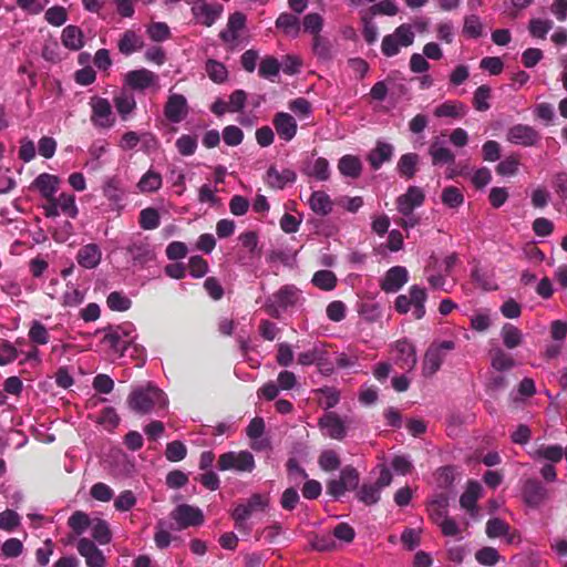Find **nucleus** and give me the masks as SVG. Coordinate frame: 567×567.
Returning a JSON list of instances; mask_svg holds the SVG:
<instances>
[{
    "mask_svg": "<svg viewBox=\"0 0 567 567\" xmlns=\"http://www.w3.org/2000/svg\"><path fill=\"white\" fill-rule=\"evenodd\" d=\"M372 475L378 474L375 480L370 477L364 481L355 493V497L359 502L365 506H373L381 499L382 491L388 487L393 480L392 473L384 465L377 466L371 473Z\"/></svg>",
    "mask_w": 567,
    "mask_h": 567,
    "instance_id": "f257e3e1",
    "label": "nucleus"
},
{
    "mask_svg": "<svg viewBox=\"0 0 567 567\" xmlns=\"http://www.w3.org/2000/svg\"><path fill=\"white\" fill-rule=\"evenodd\" d=\"M128 406L140 414H146L167 405L164 392L155 386L138 388L131 392L127 399Z\"/></svg>",
    "mask_w": 567,
    "mask_h": 567,
    "instance_id": "f03ea898",
    "label": "nucleus"
},
{
    "mask_svg": "<svg viewBox=\"0 0 567 567\" xmlns=\"http://www.w3.org/2000/svg\"><path fill=\"white\" fill-rule=\"evenodd\" d=\"M135 340L134 328L130 323L111 328L103 338V343L111 348L120 357L126 355L131 350V343Z\"/></svg>",
    "mask_w": 567,
    "mask_h": 567,
    "instance_id": "7ed1b4c3",
    "label": "nucleus"
},
{
    "mask_svg": "<svg viewBox=\"0 0 567 567\" xmlns=\"http://www.w3.org/2000/svg\"><path fill=\"white\" fill-rule=\"evenodd\" d=\"M299 298L300 291L296 286L285 285L268 299L267 312L279 318L282 311L297 305Z\"/></svg>",
    "mask_w": 567,
    "mask_h": 567,
    "instance_id": "20e7f679",
    "label": "nucleus"
},
{
    "mask_svg": "<svg viewBox=\"0 0 567 567\" xmlns=\"http://www.w3.org/2000/svg\"><path fill=\"white\" fill-rule=\"evenodd\" d=\"M360 484V473L348 465L341 470L339 478L330 480L327 484V493L336 499H339L346 492L358 491Z\"/></svg>",
    "mask_w": 567,
    "mask_h": 567,
    "instance_id": "39448f33",
    "label": "nucleus"
},
{
    "mask_svg": "<svg viewBox=\"0 0 567 567\" xmlns=\"http://www.w3.org/2000/svg\"><path fill=\"white\" fill-rule=\"evenodd\" d=\"M454 348L455 343L451 340L431 344L424 355L422 365L423 374L425 377L434 375L440 370L445 359L446 351L453 350Z\"/></svg>",
    "mask_w": 567,
    "mask_h": 567,
    "instance_id": "423d86ee",
    "label": "nucleus"
},
{
    "mask_svg": "<svg viewBox=\"0 0 567 567\" xmlns=\"http://www.w3.org/2000/svg\"><path fill=\"white\" fill-rule=\"evenodd\" d=\"M91 122L97 128H111L115 124V115L107 99L101 96L91 97Z\"/></svg>",
    "mask_w": 567,
    "mask_h": 567,
    "instance_id": "0eeeda50",
    "label": "nucleus"
},
{
    "mask_svg": "<svg viewBox=\"0 0 567 567\" xmlns=\"http://www.w3.org/2000/svg\"><path fill=\"white\" fill-rule=\"evenodd\" d=\"M124 84L133 91L138 92L145 90H153L156 92L159 90L158 76L147 69H140L127 72L124 75Z\"/></svg>",
    "mask_w": 567,
    "mask_h": 567,
    "instance_id": "6e6552de",
    "label": "nucleus"
},
{
    "mask_svg": "<svg viewBox=\"0 0 567 567\" xmlns=\"http://www.w3.org/2000/svg\"><path fill=\"white\" fill-rule=\"evenodd\" d=\"M542 140L540 133L530 125L515 124L506 133V141L523 147H533L538 145Z\"/></svg>",
    "mask_w": 567,
    "mask_h": 567,
    "instance_id": "1a4fd4ad",
    "label": "nucleus"
},
{
    "mask_svg": "<svg viewBox=\"0 0 567 567\" xmlns=\"http://www.w3.org/2000/svg\"><path fill=\"white\" fill-rule=\"evenodd\" d=\"M425 195L417 186H410L406 193L400 195L396 200V209L403 216L412 215L413 210L423 205Z\"/></svg>",
    "mask_w": 567,
    "mask_h": 567,
    "instance_id": "9d476101",
    "label": "nucleus"
},
{
    "mask_svg": "<svg viewBox=\"0 0 567 567\" xmlns=\"http://www.w3.org/2000/svg\"><path fill=\"white\" fill-rule=\"evenodd\" d=\"M318 425L324 436L333 440L341 441L347 435V427L341 417L334 412L323 414L318 422Z\"/></svg>",
    "mask_w": 567,
    "mask_h": 567,
    "instance_id": "9b49d317",
    "label": "nucleus"
},
{
    "mask_svg": "<svg viewBox=\"0 0 567 567\" xmlns=\"http://www.w3.org/2000/svg\"><path fill=\"white\" fill-rule=\"evenodd\" d=\"M395 364L404 370H412L416 365V353L414 346L406 339L398 340L394 344Z\"/></svg>",
    "mask_w": 567,
    "mask_h": 567,
    "instance_id": "f8f14e48",
    "label": "nucleus"
},
{
    "mask_svg": "<svg viewBox=\"0 0 567 567\" xmlns=\"http://www.w3.org/2000/svg\"><path fill=\"white\" fill-rule=\"evenodd\" d=\"M408 279L409 272L406 268L403 266H394L385 272L380 287L386 293L396 292L408 282Z\"/></svg>",
    "mask_w": 567,
    "mask_h": 567,
    "instance_id": "ddd939ff",
    "label": "nucleus"
},
{
    "mask_svg": "<svg viewBox=\"0 0 567 567\" xmlns=\"http://www.w3.org/2000/svg\"><path fill=\"white\" fill-rule=\"evenodd\" d=\"M525 503L530 507H538L547 497V489L534 478L525 481L522 489Z\"/></svg>",
    "mask_w": 567,
    "mask_h": 567,
    "instance_id": "4468645a",
    "label": "nucleus"
},
{
    "mask_svg": "<svg viewBox=\"0 0 567 567\" xmlns=\"http://www.w3.org/2000/svg\"><path fill=\"white\" fill-rule=\"evenodd\" d=\"M274 126L279 137L286 142L291 141L297 134V122L292 115L278 112L274 117Z\"/></svg>",
    "mask_w": 567,
    "mask_h": 567,
    "instance_id": "2eb2a0df",
    "label": "nucleus"
},
{
    "mask_svg": "<svg viewBox=\"0 0 567 567\" xmlns=\"http://www.w3.org/2000/svg\"><path fill=\"white\" fill-rule=\"evenodd\" d=\"M60 178L48 173L40 174L31 184V187L47 199H52L59 189Z\"/></svg>",
    "mask_w": 567,
    "mask_h": 567,
    "instance_id": "dca6fc26",
    "label": "nucleus"
},
{
    "mask_svg": "<svg viewBox=\"0 0 567 567\" xmlns=\"http://www.w3.org/2000/svg\"><path fill=\"white\" fill-rule=\"evenodd\" d=\"M393 151L394 147L391 144L378 141L375 147L369 152L367 159L370 166L378 171L383 163L391 161Z\"/></svg>",
    "mask_w": 567,
    "mask_h": 567,
    "instance_id": "f3484780",
    "label": "nucleus"
},
{
    "mask_svg": "<svg viewBox=\"0 0 567 567\" xmlns=\"http://www.w3.org/2000/svg\"><path fill=\"white\" fill-rule=\"evenodd\" d=\"M486 535L489 538L505 536L508 544H513L519 538L517 533H511V526L503 519L494 517L486 523Z\"/></svg>",
    "mask_w": 567,
    "mask_h": 567,
    "instance_id": "a211bd4d",
    "label": "nucleus"
},
{
    "mask_svg": "<svg viewBox=\"0 0 567 567\" xmlns=\"http://www.w3.org/2000/svg\"><path fill=\"white\" fill-rule=\"evenodd\" d=\"M102 259V252L96 244H87L83 246L76 255L80 266L86 269H93L99 266Z\"/></svg>",
    "mask_w": 567,
    "mask_h": 567,
    "instance_id": "6ab92c4d",
    "label": "nucleus"
},
{
    "mask_svg": "<svg viewBox=\"0 0 567 567\" xmlns=\"http://www.w3.org/2000/svg\"><path fill=\"white\" fill-rule=\"evenodd\" d=\"M266 182L271 188L282 189L286 185L292 184L297 179V175L291 169L279 172L275 166H270L266 173Z\"/></svg>",
    "mask_w": 567,
    "mask_h": 567,
    "instance_id": "aec40b11",
    "label": "nucleus"
},
{
    "mask_svg": "<svg viewBox=\"0 0 567 567\" xmlns=\"http://www.w3.org/2000/svg\"><path fill=\"white\" fill-rule=\"evenodd\" d=\"M204 523L203 512L198 507L179 504V529L200 526Z\"/></svg>",
    "mask_w": 567,
    "mask_h": 567,
    "instance_id": "412c9836",
    "label": "nucleus"
},
{
    "mask_svg": "<svg viewBox=\"0 0 567 567\" xmlns=\"http://www.w3.org/2000/svg\"><path fill=\"white\" fill-rule=\"evenodd\" d=\"M144 47L143 38L133 30H126L118 40V51L124 55L141 50Z\"/></svg>",
    "mask_w": 567,
    "mask_h": 567,
    "instance_id": "4be33fe9",
    "label": "nucleus"
},
{
    "mask_svg": "<svg viewBox=\"0 0 567 567\" xmlns=\"http://www.w3.org/2000/svg\"><path fill=\"white\" fill-rule=\"evenodd\" d=\"M246 24V16L241 12H234L228 18L227 30L221 31L219 37L224 41H235L238 38V32L244 29Z\"/></svg>",
    "mask_w": 567,
    "mask_h": 567,
    "instance_id": "5701e85b",
    "label": "nucleus"
},
{
    "mask_svg": "<svg viewBox=\"0 0 567 567\" xmlns=\"http://www.w3.org/2000/svg\"><path fill=\"white\" fill-rule=\"evenodd\" d=\"M83 32L79 27L68 25L63 29L61 41L63 45L70 50L78 51L83 48Z\"/></svg>",
    "mask_w": 567,
    "mask_h": 567,
    "instance_id": "b1692460",
    "label": "nucleus"
},
{
    "mask_svg": "<svg viewBox=\"0 0 567 567\" xmlns=\"http://www.w3.org/2000/svg\"><path fill=\"white\" fill-rule=\"evenodd\" d=\"M419 161L420 156L416 153L403 154L396 164V169L400 176L406 179L413 178L417 172Z\"/></svg>",
    "mask_w": 567,
    "mask_h": 567,
    "instance_id": "393cba45",
    "label": "nucleus"
},
{
    "mask_svg": "<svg viewBox=\"0 0 567 567\" xmlns=\"http://www.w3.org/2000/svg\"><path fill=\"white\" fill-rule=\"evenodd\" d=\"M466 106L458 101H446L437 105L434 110L436 117L461 118L466 114Z\"/></svg>",
    "mask_w": 567,
    "mask_h": 567,
    "instance_id": "a878e982",
    "label": "nucleus"
},
{
    "mask_svg": "<svg viewBox=\"0 0 567 567\" xmlns=\"http://www.w3.org/2000/svg\"><path fill=\"white\" fill-rule=\"evenodd\" d=\"M338 169L343 176L358 178L361 175L362 164L359 157L348 154L339 159Z\"/></svg>",
    "mask_w": 567,
    "mask_h": 567,
    "instance_id": "bb28decb",
    "label": "nucleus"
},
{
    "mask_svg": "<svg viewBox=\"0 0 567 567\" xmlns=\"http://www.w3.org/2000/svg\"><path fill=\"white\" fill-rule=\"evenodd\" d=\"M429 154L432 158V164L444 165V164H453L455 162V155L447 147L440 145V142L436 140L431 143L429 147Z\"/></svg>",
    "mask_w": 567,
    "mask_h": 567,
    "instance_id": "cd10ccee",
    "label": "nucleus"
},
{
    "mask_svg": "<svg viewBox=\"0 0 567 567\" xmlns=\"http://www.w3.org/2000/svg\"><path fill=\"white\" fill-rule=\"evenodd\" d=\"M114 105L122 121H127L130 115L136 109V101L132 94L121 92L114 97Z\"/></svg>",
    "mask_w": 567,
    "mask_h": 567,
    "instance_id": "c85d7f7f",
    "label": "nucleus"
},
{
    "mask_svg": "<svg viewBox=\"0 0 567 567\" xmlns=\"http://www.w3.org/2000/svg\"><path fill=\"white\" fill-rule=\"evenodd\" d=\"M410 300L413 306V317L416 320H420L425 315V307L424 303L426 301L427 295L425 289L420 288L419 286L414 285L410 287Z\"/></svg>",
    "mask_w": 567,
    "mask_h": 567,
    "instance_id": "c756f323",
    "label": "nucleus"
},
{
    "mask_svg": "<svg viewBox=\"0 0 567 567\" xmlns=\"http://www.w3.org/2000/svg\"><path fill=\"white\" fill-rule=\"evenodd\" d=\"M309 205L311 209L320 216H327L332 210V202L329 195L321 190L311 194Z\"/></svg>",
    "mask_w": 567,
    "mask_h": 567,
    "instance_id": "7c9ffc66",
    "label": "nucleus"
},
{
    "mask_svg": "<svg viewBox=\"0 0 567 567\" xmlns=\"http://www.w3.org/2000/svg\"><path fill=\"white\" fill-rule=\"evenodd\" d=\"M319 404L326 410L334 408L340 401V392L333 386H323L313 391Z\"/></svg>",
    "mask_w": 567,
    "mask_h": 567,
    "instance_id": "2f4dec72",
    "label": "nucleus"
},
{
    "mask_svg": "<svg viewBox=\"0 0 567 567\" xmlns=\"http://www.w3.org/2000/svg\"><path fill=\"white\" fill-rule=\"evenodd\" d=\"M276 27L286 34L298 35L300 31V21L296 14L282 12L276 20Z\"/></svg>",
    "mask_w": 567,
    "mask_h": 567,
    "instance_id": "473e14b6",
    "label": "nucleus"
},
{
    "mask_svg": "<svg viewBox=\"0 0 567 567\" xmlns=\"http://www.w3.org/2000/svg\"><path fill=\"white\" fill-rule=\"evenodd\" d=\"M503 343L507 349H515L523 342L522 331L512 323H505L501 331Z\"/></svg>",
    "mask_w": 567,
    "mask_h": 567,
    "instance_id": "72a5a7b5",
    "label": "nucleus"
},
{
    "mask_svg": "<svg viewBox=\"0 0 567 567\" xmlns=\"http://www.w3.org/2000/svg\"><path fill=\"white\" fill-rule=\"evenodd\" d=\"M54 200L58 205L60 214L75 218L79 214L78 206L75 204V196L69 193H61L58 197L54 196Z\"/></svg>",
    "mask_w": 567,
    "mask_h": 567,
    "instance_id": "f704fd0d",
    "label": "nucleus"
},
{
    "mask_svg": "<svg viewBox=\"0 0 567 567\" xmlns=\"http://www.w3.org/2000/svg\"><path fill=\"white\" fill-rule=\"evenodd\" d=\"M132 259L136 262H145L152 258L148 244L144 239H137L130 244L126 248Z\"/></svg>",
    "mask_w": 567,
    "mask_h": 567,
    "instance_id": "c9c22d12",
    "label": "nucleus"
},
{
    "mask_svg": "<svg viewBox=\"0 0 567 567\" xmlns=\"http://www.w3.org/2000/svg\"><path fill=\"white\" fill-rule=\"evenodd\" d=\"M311 282L321 290L330 291L337 286V276L331 270H318L313 274Z\"/></svg>",
    "mask_w": 567,
    "mask_h": 567,
    "instance_id": "e433bc0d",
    "label": "nucleus"
},
{
    "mask_svg": "<svg viewBox=\"0 0 567 567\" xmlns=\"http://www.w3.org/2000/svg\"><path fill=\"white\" fill-rule=\"evenodd\" d=\"M481 485L477 482H470L466 491L462 494L460 498V504L463 508L467 511H473L476 507V502L481 494Z\"/></svg>",
    "mask_w": 567,
    "mask_h": 567,
    "instance_id": "4c0bfd02",
    "label": "nucleus"
},
{
    "mask_svg": "<svg viewBox=\"0 0 567 567\" xmlns=\"http://www.w3.org/2000/svg\"><path fill=\"white\" fill-rule=\"evenodd\" d=\"M92 537L94 540H96L100 545H106L111 542L112 534L109 527V524L106 520L96 518L92 520Z\"/></svg>",
    "mask_w": 567,
    "mask_h": 567,
    "instance_id": "58836bf2",
    "label": "nucleus"
},
{
    "mask_svg": "<svg viewBox=\"0 0 567 567\" xmlns=\"http://www.w3.org/2000/svg\"><path fill=\"white\" fill-rule=\"evenodd\" d=\"M91 524L89 515L82 511L74 512L68 519V525L78 536L82 535Z\"/></svg>",
    "mask_w": 567,
    "mask_h": 567,
    "instance_id": "ea45409f",
    "label": "nucleus"
},
{
    "mask_svg": "<svg viewBox=\"0 0 567 567\" xmlns=\"http://www.w3.org/2000/svg\"><path fill=\"white\" fill-rule=\"evenodd\" d=\"M162 185V177L158 173L150 169L140 179L137 187L142 193H152Z\"/></svg>",
    "mask_w": 567,
    "mask_h": 567,
    "instance_id": "a19ab883",
    "label": "nucleus"
},
{
    "mask_svg": "<svg viewBox=\"0 0 567 567\" xmlns=\"http://www.w3.org/2000/svg\"><path fill=\"white\" fill-rule=\"evenodd\" d=\"M205 70L209 79L215 83H224L228 78V71L226 66L216 60L209 59L206 62Z\"/></svg>",
    "mask_w": 567,
    "mask_h": 567,
    "instance_id": "79ce46f5",
    "label": "nucleus"
},
{
    "mask_svg": "<svg viewBox=\"0 0 567 567\" xmlns=\"http://www.w3.org/2000/svg\"><path fill=\"white\" fill-rule=\"evenodd\" d=\"M483 24L480 17L475 14L466 16L464 18L463 33L470 38L477 39L484 34Z\"/></svg>",
    "mask_w": 567,
    "mask_h": 567,
    "instance_id": "37998d69",
    "label": "nucleus"
},
{
    "mask_svg": "<svg viewBox=\"0 0 567 567\" xmlns=\"http://www.w3.org/2000/svg\"><path fill=\"white\" fill-rule=\"evenodd\" d=\"M187 268L192 277L203 278L207 275L209 265L202 256L195 255L188 259Z\"/></svg>",
    "mask_w": 567,
    "mask_h": 567,
    "instance_id": "c03bdc74",
    "label": "nucleus"
},
{
    "mask_svg": "<svg viewBox=\"0 0 567 567\" xmlns=\"http://www.w3.org/2000/svg\"><path fill=\"white\" fill-rule=\"evenodd\" d=\"M532 455L544 458L545 461H561L564 450L560 445H540Z\"/></svg>",
    "mask_w": 567,
    "mask_h": 567,
    "instance_id": "a18cd8bd",
    "label": "nucleus"
},
{
    "mask_svg": "<svg viewBox=\"0 0 567 567\" xmlns=\"http://www.w3.org/2000/svg\"><path fill=\"white\" fill-rule=\"evenodd\" d=\"M442 203L450 208H457L464 203V196L457 187L449 186L442 192Z\"/></svg>",
    "mask_w": 567,
    "mask_h": 567,
    "instance_id": "49530a36",
    "label": "nucleus"
},
{
    "mask_svg": "<svg viewBox=\"0 0 567 567\" xmlns=\"http://www.w3.org/2000/svg\"><path fill=\"white\" fill-rule=\"evenodd\" d=\"M491 97V89L487 85H481L478 86L473 96V106L475 110L480 112L487 111L491 105L488 103V100Z\"/></svg>",
    "mask_w": 567,
    "mask_h": 567,
    "instance_id": "de8ad7c7",
    "label": "nucleus"
},
{
    "mask_svg": "<svg viewBox=\"0 0 567 567\" xmlns=\"http://www.w3.org/2000/svg\"><path fill=\"white\" fill-rule=\"evenodd\" d=\"M471 279L475 285L486 291L497 289V286L491 280L488 274L483 271L477 265L471 271Z\"/></svg>",
    "mask_w": 567,
    "mask_h": 567,
    "instance_id": "09e8293b",
    "label": "nucleus"
},
{
    "mask_svg": "<svg viewBox=\"0 0 567 567\" xmlns=\"http://www.w3.org/2000/svg\"><path fill=\"white\" fill-rule=\"evenodd\" d=\"M312 50L313 53L320 59V60H330L332 58L331 54V43L328 39L322 38L321 35L313 37L312 40Z\"/></svg>",
    "mask_w": 567,
    "mask_h": 567,
    "instance_id": "8fccbe9b",
    "label": "nucleus"
},
{
    "mask_svg": "<svg viewBox=\"0 0 567 567\" xmlns=\"http://www.w3.org/2000/svg\"><path fill=\"white\" fill-rule=\"evenodd\" d=\"M241 245L248 249L250 258H259L261 250L258 248V235L255 231H246L239 236Z\"/></svg>",
    "mask_w": 567,
    "mask_h": 567,
    "instance_id": "3c124183",
    "label": "nucleus"
},
{
    "mask_svg": "<svg viewBox=\"0 0 567 567\" xmlns=\"http://www.w3.org/2000/svg\"><path fill=\"white\" fill-rule=\"evenodd\" d=\"M515 365L514 359L504 352L502 349H497L492 357V367L497 371H508Z\"/></svg>",
    "mask_w": 567,
    "mask_h": 567,
    "instance_id": "603ef678",
    "label": "nucleus"
},
{
    "mask_svg": "<svg viewBox=\"0 0 567 567\" xmlns=\"http://www.w3.org/2000/svg\"><path fill=\"white\" fill-rule=\"evenodd\" d=\"M280 64L274 56H266L262 59L259 65L258 73L261 78L271 79L279 74Z\"/></svg>",
    "mask_w": 567,
    "mask_h": 567,
    "instance_id": "864d4df0",
    "label": "nucleus"
},
{
    "mask_svg": "<svg viewBox=\"0 0 567 567\" xmlns=\"http://www.w3.org/2000/svg\"><path fill=\"white\" fill-rule=\"evenodd\" d=\"M106 303L111 310L125 311L131 307V299L122 292H111L107 297Z\"/></svg>",
    "mask_w": 567,
    "mask_h": 567,
    "instance_id": "5fc2aeb1",
    "label": "nucleus"
},
{
    "mask_svg": "<svg viewBox=\"0 0 567 567\" xmlns=\"http://www.w3.org/2000/svg\"><path fill=\"white\" fill-rule=\"evenodd\" d=\"M45 20L48 23L54 27H61L68 20V13L65 8L61 6H54L45 11Z\"/></svg>",
    "mask_w": 567,
    "mask_h": 567,
    "instance_id": "6e6d98bb",
    "label": "nucleus"
},
{
    "mask_svg": "<svg viewBox=\"0 0 567 567\" xmlns=\"http://www.w3.org/2000/svg\"><path fill=\"white\" fill-rule=\"evenodd\" d=\"M553 28L551 20L532 19L529 21L528 30L534 38L545 39L546 34Z\"/></svg>",
    "mask_w": 567,
    "mask_h": 567,
    "instance_id": "4d7b16f0",
    "label": "nucleus"
},
{
    "mask_svg": "<svg viewBox=\"0 0 567 567\" xmlns=\"http://www.w3.org/2000/svg\"><path fill=\"white\" fill-rule=\"evenodd\" d=\"M447 499L446 497H441L439 499H435L431 503L429 506L430 516L433 519L434 523L439 525L444 517L447 516Z\"/></svg>",
    "mask_w": 567,
    "mask_h": 567,
    "instance_id": "13d9d810",
    "label": "nucleus"
},
{
    "mask_svg": "<svg viewBox=\"0 0 567 567\" xmlns=\"http://www.w3.org/2000/svg\"><path fill=\"white\" fill-rule=\"evenodd\" d=\"M476 560L484 566H494L499 560V554L494 547H483L475 554Z\"/></svg>",
    "mask_w": 567,
    "mask_h": 567,
    "instance_id": "bf43d9fd",
    "label": "nucleus"
},
{
    "mask_svg": "<svg viewBox=\"0 0 567 567\" xmlns=\"http://www.w3.org/2000/svg\"><path fill=\"white\" fill-rule=\"evenodd\" d=\"M96 422L111 431L115 429L120 422V417L113 408H105L101 414L96 417Z\"/></svg>",
    "mask_w": 567,
    "mask_h": 567,
    "instance_id": "052dcab7",
    "label": "nucleus"
},
{
    "mask_svg": "<svg viewBox=\"0 0 567 567\" xmlns=\"http://www.w3.org/2000/svg\"><path fill=\"white\" fill-rule=\"evenodd\" d=\"M29 338L37 344H47L49 342V332L40 321H33L29 330Z\"/></svg>",
    "mask_w": 567,
    "mask_h": 567,
    "instance_id": "680f3d73",
    "label": "nucleus"
},
{
    "mask_svg": "<svg viewBox=\"0 0 567 567\" xmlns=\"http://www.w3.org/2000/svg\"><path fill=\"white\" fill-rule=\"evenodd\" d=\"M303 30L316 35H320L323 25V19L319 13H308L302 21Z\"/></svg>",
    "mask_w": 567,
    "mask_h": 567,
    "instance_id": "e2e57ef3",
    "label": "nucleus"
},
{
    "mask_svg": "<svg viewBox=\"0 0 567 567\" xmlns=\"http://www.w3.org/2000/svg\"><path fill=\"white\" fill-rule=\"evenodd\" d=\"M519 161L515 156H508L496 166V173L501 176H514L518 171Z\"/></svg>",
    "mask_w": 567,
    "mask_h": 567,
    "instance_id": "0e129e2a",
    "label": "nucleus"
},
{
    "mask_svg": "<svg viewBox=\"0 0 567 567\" xmlns=\"http://www.w3.org/2000/svg\"><path fill=\"white\" fill-rule=\"evenodd\" d=\"M146 32L151 40L161 42L168 38L169 28L164 22H154L147 27Z\"/></svg>",
    "mask_w": 567,
    "mask_h": 567,
    "instance_id": "69168bd1",
    "label": "nucleus"
},
{
    "mask_svg": "<svg viewBox=\"0 0 567 567\" xmlns=\"http://www.w3.org/2000/svg\"><path fill=\"white\" fill-rule=\"evenodd\" d=\"M140 225L143 229H155L159 225V216L156 209L145 208L140 214Z\"/></svg>",
    "mask_w": 567,
    "mask_h": 567,
    "instance_id": "338daca9",
    "label": "nucleus"
},
{
    "mask_svg": "<svg viewBox=\"0 0 567 567\" xmlns=\"http://www.w3.org/2000/svg\"><path fill=\"white\" fill-rule=\"evenodd\" d=\"M318 181H327L330 177L329 162L324 157H318L311 171L308 173Z\"/></svg>",
    "mask_w": 567,
    "mask_h": 567,
    "instance_id": "774afa93",
    "label": "nucleus"
}]
</instances>
